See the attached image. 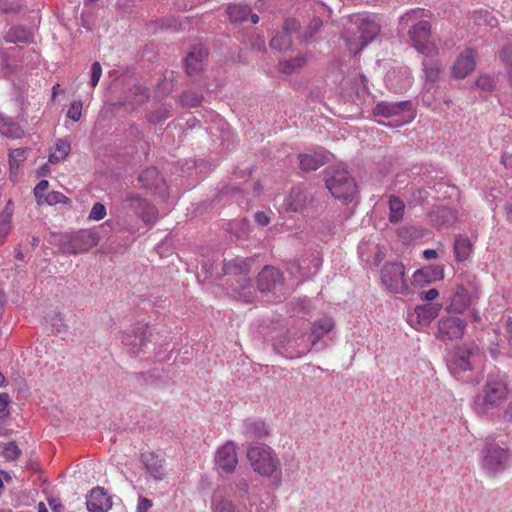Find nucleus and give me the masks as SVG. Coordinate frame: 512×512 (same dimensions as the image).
Masks as SVG:
<instances>
[{
    "label": "nucleus",
    "instance_id": "f257e3e1",
    "mask_svg": "<svg viewBox=\"0 0 512 512\" xmlns=\"http://www.w3.org/2000/svg\"><path fill=\"white\" fill-rule=\"evenodd\" d=\"M246 458L254 473L262 478L275 479V487L281 486V460L271 446L264 443L250 444L246 449Z\"/></svg>",
    "mask_w": 512,
    "mask_h": 512
},
{
    "label": "nucleus",
    "instance_id": "f03ea898",
    "mask_svg": "<svg viewBox=\"0 0 512 512\" xmlns=\"http://www.w3.org/2000/svg\"><path fill=\"white\" fill-rule=\"evenodd\" d=\"M509 389L505 377L500 374H489L481 389V392L474 397L473 410L479 416H488L505 402L508 398Z\"/></svg>",
    "mask_w": 512,
    "mask_h": 512
},
{
    "label": "nucleus",
    "instance_id": "7ed1b4c3",
    "mask_svg": "<svg viewBox=\"0 0 512 512\" xmlns=\"http://www.w3.org/2000/svg\"><path fill=\"white\" fill-rule=\"evenodd\" d=\"M380 25L374 14L362 13L350 17L344 39L351 52L359 53L379 33Z\"/></svg>",
    "mask_w": 512,
    "mask_h": 512
},
{
    "label": "nucleus",
    "instance_id": "20e7f679",
    "mask_svg": "<svg viewBox=\"0 0 512 512\" xmlns=\"http://www.w3.org/2000/svg\"><path fill=\"white\" fill-rule=\"evenodd\" d=\"M232 496L247 512H275V499L269 493H251L250 482L244 477L235 478L229 485Z\"/></svg>",
    "mask_w": 512,
    "mask_h": 512
},
{
    "label": "nucleus",
    "instance_id": "39448f33",
    "mask_svg": "<svg viewBox=\"0 0 512 512\" xmlns=\"http://www.w3.org/2000/svg\"><path fill=\"white\" fill-rule=\"evenodd\" d=\"M479 463L484 474L497 477L511 466L512 454L508 448L487 441L480 451Z\"/></svg>",
    "mask_w": 512,
    "mask_h": 512
},
{
    "label": "nucleus",
    "instance_id": "423d86ee",
    "mask_svg": "<svg viewBox=\"0 0 512 512\" xmlns=\"http://www.w3.org/2000/svg\"><path fill=\"white\" fill-rule=\"evenodd\" d=\"M325 184L335 198L344 201L353 197L357 190L354 179L349 176L342 164L326 168Z\"/></svg>",
    "mask_w": 512,
    "mask_h": 512
},
{
    "label": "nucleus",
    "instance_id": "0eeeda50",
    "mask_svg": "<svg viewBox=\"0 0 512 512\" xmlns=\"http://www.w3.org/2000/svg\"><path fill=\"white\" fill-rule=\"evenodd\" d=\"M479 354L476 346H462L453 351L447 360V366L451 374L458 380L468 381L467 372L472 371L475 358Z\"/></svg>",
    "mask_w": 512,
    "mask_h": 512
},
{
    "label": "nucleus",
    "instance_id": "6e6552de",
    "mask_svg": "<svg viewBox=\"0 0 512 512\" xmlns=\"http://www.w3.org/2000/svg\"><path fill=\"white\" fill-rule=\"evenodd\" d=\"M375 116L393 118L394 126H403L414 118V111L410 101L388 102L382 101L373 109Z\"/></svg>",
    "mask_w": 512,
    "mask_h": 512
},
{
    "label": "nucleus",
    "instance_id": "1a4fd4ad",
    "mask_svg": "<svg viewBox=\"0 0 512 512\" xmlns=\"http://www.w3.org/2000/svg\"><path fill=\"white\" fill-rule=\"evenodd\" d=\"M382 285L390 293L406 294L408 285L405 279V266L400 262L386 263L380 272Z\"/></svg>",
    "mask_w": 512,
    "mask_h": 512
},
{
    "label": "nucleus",
    "instance_id": "9d476101",
    "mask_svg": "<svg viewBox=\"0 0 512 512\" xmlns=\"http://www.w3.org/2000/svg\"><path fill=\"white\" fill-rule=\"evenodd\" d=\"M409 40L412 47L419 53L433 57L437 54L436 45L430 40L431 25L428 21H419L414 24L408 31Z\"/></svg>",
    "mask_w": 512,
    "mask_h": 512
},
{
    "label": "nucleus",
    "instance_id": "9b49d317",
    "mask_svg": "<svg viewBox=\"0 0 512 512\" xmlns=\"http://www.w3.org/2000/svg\"><path fill=\"white\" fill-rule=\"evenodd\" d=\"M150 333L147 325L137 323L131 329L125 331L122 336V342L127 347L128 352L138 356L147 349Z\"/></svg>",
    "mask_w": 512,
    "mask_h": 512
},
{
    "label": "nucleus",
    "instance_id": "f8f14e48",
    "mask_svg": "<svg viewBox=\"0 0 512 512\" xmlns=\"http://www.w3.org/2000/svg\"><path fill=\"white\" fill-rule=\"evenodd\" d=\"M214 461L215 468L221 476L234 473L238 465L236 444L231 440L225 442L217 449Z\"/></svg>",
    "mask_w": 512,
    "mask_h": 512
},
{
    "label": "nucleus",
    "instance_id": "ddd939ff",
    "mask_svg": "<svg viewBox=\"0 0 512 512\" xmlns=\"http://www.w3.org/2000/svg\"><path fill=\"white\" fill-rule=\"evenodd\" d=\"M476 298L477 290L473 284L469 283L467 286L460 284L452 294L447 310L454 313H463L473 304Z\"/></svg>",
    "mask_w": 512,
    "mask_h": 512
},
{
    "label": "nucleus",
    "instance_id": "4468645a",
    "mask_svg": "<svg viewBox=\"0 0 512 512\" xmlns=\"http://www.w3.org/2000/svg\"><path fill=\"white\" fill-rule=\"evenodd\" d=\"M305 337V333H299L294 336L284 335L279 342H277L276 346L283 356L290 359L299 358L310 350L309 345L305 341Z\"/></svg>",
    "mask_w": 512,
    "mask_h": 512
},
{
    "label": "nucleus",
    "instance_id": "2eb2a0df",
    "mask_svg": "<svg viewBox=\"0 0 512 512\" xmlns=\"http://www.w3.org/2000/svg\"><path fill=\"white\" fill-rule=\"evenodd\" d=\"M99 240L100 237L96 230H80L70 238L66 251L71 254L83 253L96 246Z\"/></svg>",
    "mask_w": 512,
    "mask_h": 512
},
{
    "label": "nucleus",
    "instance_id": "dca6fc26",
    "mask_svg": "<svg viewBox=\"0 0 512 512\" xmlns=\"http://www.w3.org/2000/svg\"><path fill=\"white\" fill-rule=\"evenodd\" d=\"M466 323L456 316L444 317L439 320L437 337L441 341L459 339L464 335Z\"/></svg>",
    "mask_w": 512,
    "mask_h": 512
},
{
    "label": "nucleus",
    "instance_id": "f3484780",
    "mask_svg": "<svg viewBox=\"0 0 512 512\" xmlns=\"http://www.w3.org/2000/svg\"><path fill=\"white\" fill-rule=\"evenodd\" d=\"M387 87L395 92L402 93L408 90L413 82L411 71L407 67H400L389 71L386 75Z\"/></svg>",
    "mask_w": 512,
    "mask_h": 512
},
{
    "label": "nucleus",
    "instance_id": "a211bd4d",
    "mask_svg": "<svg viewBox=\"0 0 512 512\" xmlns=\"http://www.w3.org/2000/svg\"><path fill=\"white\" fill-rule=\"evenodd\" d=\"M125 205L127 208L132 209L146 223H154L158 218L157 209L137 195L127 196Z\"/></svg>",
    "mask_w": 512,
    "mask_h": 512
},
{
    "label": "nucleus",
    "instance_id": "6ab92c4d",
    "mask_svg": "<svg viewBox=\"0 0 512 512\" xmlns=\"http://www.w3.org/2000/svg\"><path fill=\"white\" fill-rule=\"evenodd\" d=\"M89 512H108L112 507V498L102 487L93 488L86 497Z\"/></svg>",
    "mask_w": 512,
    "mask_h": 512
},
{
    "label": "nucleus",
    "instance_id": "aec40b11",
    "mask_svg": "<svg viewBox=\"0 0 512 512\" xmlns=\"http://www.w3.org/2000/svg\"><path fill=\"white\" fill-rule=\"evenodd\" d=\"M300 25L296 19H287L283 30L274 35L270 41V46L276 50H286L291 46L292 35L296 33Z\"/></svg>",
    "mask_w": 512,
    "mask_h": 512
},
{
    "label": "nucleus",
    "instance_id": "412c9836",
    "mask_svg": "<svg viewBox=\"0 0 512 512\" xmlns=\"http://www.w3.org/2000/svg\"><path fill=\"white\" fill-rule=\"evenodd\" d=\"M476 53L473 49H466L456 59L452 67L454 78L463 79L475 69Z\"/></svg>",
    "mask_w": 512,
    "mask_h": 512
},
{
    "label": "nucleus",
    "instance_id": "4be33fe9",
    "mask_svg": "<svg viewBox=\"0 0 512 512\" xmlns=\"http://www.w3.org/2000/svg\"><path fill=\"white\" fill-rule=\"evenodd\" d=\"M444 276V269L440 265H428L416 270L412 275V284L423 287L439 281Z\"/></svg>",
    "mask_w": 512,
    "mask_h": 512
},
{
    "label": "nucleus",
    "instance_id": "5701e85b",
    "mask_svg": "<svg viewBox=\"0 0 512 512\" xmlns=\"http://www.w3.org/2000/svg\"><path fill=\"white\" fill-rule=\"evenodd\" d=\"M139 182L146 189L153 190L157 193L164 194L166 192V183L164 178L154 167L145 169L138 178Z\"/></svg>",
    "mask_w": 512,
    "mask_h": 512
},
{
    "label": "nucleus",
    "instance_id": "b1692460",
    "mask_svg": "<svg viewBox=\"0 0 512 512\" xmlns=\"http://www.w3.org/2000/svg\"><path fill=\"white\" fill-rule=\"evenodd\" d=\"M208 52L203 45H195L185 58V69L190 75L199 72L202 69L203 62L207 58Z\"/></svg>",
    "mask_w": 512,
    "mask_h": 512
},
{
    "label": "nucleus",
    "instance_id": "393cba45",
    "mask_svg": "<svg viewBox=\"0 0 512 512\" xmlns=\"http://www.w3.org/2000/svg\"><path fill=\"white\" fill-rule=\"evenodd\" d=\"M142 463L147 474L155 481H161L165 477L163 460L152 452L143 453L141 457Z\"/></svg>",
    "mask_w": 512,
    "mask_h": 512
},
{
    "label": "nucleus",
    "instance_id": "a878e982",
    "mask_svg": "<svg viewBox=\"0 0 512 512\" xmlns=\"http://www.w3.org/2000/svg\"><path fill=\"white\" fill-rule=\"evenodd\" d=\"M329 160V153L324 150L299 155L300 168L305 172L315 171Z\"/></svg>",
    "mask_w": 512,
    "mask_h": 512
},
{
    "label": "nucleus",
    "instance_id": "bb28decb",
    "mask_svg": "<svg viewBox=\"0 0 512 512\" xmlns=\"http://www.w3.org/2000/svg\"><path fill=\"white\" fill-rule=\"evenodd\" d=\"M238 502L229 491V495L215 493L211 499V512H242Z\"/></svg>",
    "mask_w": 512,
    "mask_h": 512
},
{
    "label": "nucleus",
    "instance_id": "cd10ccee",
    "mask_svg": "<svg viewBox=\"0 0 512 512\" xmlns=\"http://www.w3.org/2000/svg\"><path fill=\"white\" fill-rule=\"evenodd\" d=\"M425 72V92L423 93V102L430 105L428 93L434 88V83L437 82L441 75V67L436 61L427 60L423 62Z\"/></svg>",
    "mask_w": 512,
    "mask_h": 512
},
{
    "label": "nucleus",
    "instance_id": "c85d7f7f",
    "mask_svg": "<svg viewBox=\"0 0 512 512\" xmlns=\"http://www.w3.org/2000/svg\"><path fill=\"white\" fill-rule=\"evenodd\" d=\"M242 429L246 438L262 439L270 434L268 425L261 419H246L242 424Z\"/></svg>",
    "mask_w": 512,
    "mask_h": 512
},
{
    "label": "nucleus",
    "instance_id": "c756f323",
    "mask_svg": "<svg viewBox=\"0 0 512 512\" xmlns=\"http://www.w3.org/2000/svg\"><path fill=\"white\" fill-rule=\"evenodd\" d=\"M307 193L300 187L293 188L284 199L283 206L287 211L297 212L305 207Z\"/></svg>",
    "mask_w": 512,
    "mask_h": 512
},
{
    "label": "nucleus",
    "instance_id": "7c9ffc66",
    "mask_svg": "<svg viewBox=\"0 0 512 512\" xmlns=\"http://www.w3.org/2000/svg\"><path fill=\"white\" fill-rule=\"evenodd\" d=\"M280 279V272L274 267H265L258 275L257 287L261 292L269 291Z\"/></svg>",
    "mask_w": 512,
    "mask_h": 512
},
{
    "label": "nucleus",
    "instance_id": "2f4dec72",
    "mask_svg": "<svg viewBox=\"0 0 512 512\" xmlns=\"http://www.w3.org/2000/svg\"><path fill=\"white\" fill-rule=\"evenodd\" d=\"M473 252V244L466 235H457L454 241V253L457 261L467 260Z\"/></svg>",
    "mask_w": 512,
    "mask_h": 512
},
{
    "label": "nucleus",
    "instance_id": "473e14b6",
    "mask_svg": "<svg viewBox=\"0 0 512 512\" xmlns=\"http://www.w3.org/2000/svg\"><path fill=\"white\" fill-rule=\"evenodd\" d=\"M439 310V306L432 304L417 306L411 318L415 317L419 325L426 326L438 315Z\"/></svg>",
    "mask_w": 512,
    "mask_h": 512
},
{
    "label": "nucleus",
    "instance_id": "72a5a7b5",
    "mask_svg": "<svg viewBox=\"0 0 512 512\" xmlns=\"http://www.w3.org/2000/svg\"><path fill=\"white\" fill-rule=\"evenodd\" d=\"M71 151V143L67 139H57L49 154V162L57 164L63 161Z\"/></svg>",
    "mask_w": 512,
    "mask_h": 512
},
{
    "label": "nucleus",
    "instance_id": "f704fd0d",
    "mask_svg": "<svg viewBox=\"0 0 512 512\" xmlns=\"http://www.w3.org/2000/svg\"><path fill=\"white\" fill-rule=\"evenodd\" d=\"M334 327V322L331 318L325 317L318 321H315L312 325L311 332L313 336L312 346L327 333H329Z\"/></svg>",
    "mask_w": 512,
    "mask_h": 512
},
{
    "label": "nucleus",
    "instance_id": "c9c22d12",
    "mask_svg": "<svg viewBox=\"0 0 512 512\" xmlns=\"http://www.w3.org/2000/svg\"><path fill=\"white\" fill-rule=\"evenodd\" d=\"M131 96H127L124 105L136 106L144 103L149 98V92L147 88L142 85H134L130 89Z\"/></svg>",
    "mask_w": 512,
    "mask_h": 512
},
{
    "label": "nucleus",
    "instance_id": "e433bc0d",
    "mask_svg": "<svg viewBox=\"0 0 512 512\" xmlns=\"http://www.w3.org/2000/svg\"><path fill=\"white\" fill-rule=\"evenodd\" d=\"M0 133L11 138H19L23 134V130L10 118L0 113Z\"/></svg>",
    "mask_w": 512,
    "mask_h": 512
},
{
    "label": "nucleus",
    "instance_id": "4c0bfd02",
    "mask_svg": "<svg viewBox=\"0 0 512 512\" xmlns=\"http://www.w3.org/2000/svg\"><path fill=\"white\" fill-rule=\"evenodd\" d=\"M250 12V8L246 5L234 4L227 8V14L232 22L245 21Z\"/></svg>",
    "mask_w": 512,
    "mask_h": 512
},
{
    "label": "nucleus",
    "instance_id": "58836bf2",
    "mask_svg": "<svg viewBox=\"0 0 512 512\" xmlns=\"http://www.w3.org/2000/svg\"><path fill=\"white\" fill-rule=\"evenodd\" d=\"M389 220L392 223H397L402 220L405 210V205L402 200L396 197H391L389 200Z\"/></svg>",
    "mask_w": 512,
    "mask_h": 512
},
{
    "label": "nucleus",
    "instance_id": "ea45409f",
    "mask_svg": "<svg viewBox=\"0 0 512 512\" xmlns=\"http://www.w3.org/2000/svg\"><path fill=\"white\" fill-rule=\"evenodd\" d=\"M471 18L477 26L495 27L497 25V19L487 10L474 11Z\"/></svg>",
    "mask_w": 512,
    "mask_h": 512
},
{
    "label": "nucleus",
    "instance_id": "a19ab883",
    "mask_svg": "<svg viewBox=\"0 0 512 512\" xmlns=\"http://www.w3.org/2000/svg\"><path fill=\"white\" fill-rule=\"evenodd\" d=\"M305 63L306 58L304 56L283 60L280 62V71L284 74H292L302 68Z\"/></svg>",
    "mask_w": 512,
    "mask_h": 512
},
{
    "label": "nucleus",
    "instance_id": "79ce46f5",
    "mask_svg": "<svg viewBox=\"0 0 512 512\" xmlns=\"http://www.w3.org/2000/svg\"><path fill=\"white\" fill-rule=\"evenodd\" d=\"M27 158V149L25 148H17L11 150L9 154V164L11 169V174H14V170L18 169L21 162H23Z\"/></svg>",
    "mask_w": 512,
    "mask_h": 512
},
{
    "label": "nucleus",
    "instance_id": "37998d69",
    "mask_svg": "<svg viewBox=\"0 0 512 512\" xmlns=\"http://www.w3.org/2000/svg\"><path fill=\"white\" fill-rule=\"evenodd\" d=\"M2 455L6 460L13 461L19 458L21 450L14 441H11L3 445Z\"/></svg>",
    "mask_w": 512,
    "mask_h": 512
},
{
    "label": "nucleus",
    "instance_id": "c03bdc74",
    "mask_svg": "<svg viewBox=\"0 0 512 512\" xmlns=\"http://www.w3.org/2000/svg\"><path fill=\"white\" fill-rule=\"evenodd\" d=\"M69 199L61 192L51 191L46 194V196L42 199V204L55 205L59 203H67Z\"/></svg>",
    "mask_w": 512,
    "mask_h": 512
},
{
    "label": "nucleus",
    "instance_id": "a18cd8bd",
    "mask_svg": "<svg viewBox=\"0 0 512 512\" xmlns=\"http://www.w3.org/2000/svg\"><path fill=\"white\" fill-rule=\"evenodd\" d=\"M239 297L245 302H252L254 299L255 288L251 284L250 280H244V284L241 285L239 290Z\"/></svg>",
    "mask_w": 512,
    "mask_h": 512
},
{
    "label": "nucleus",
    "instance_id": "49530a36",
    "mask_svg": "<svg viewBox=\"0 0 512 512\" xmlns=\"http://www.w3.org/2000/svg\"><path fill=\"white\" fill-rule=\"evenodd\" d=\"M106 214L107 213L105 206L102 203L97 202L93 205L89 213L88 219L92 221H100L105 218Z\"/></svg>",
    "mask_w": 512,
    "mask_h": 512
},
{
    "label": "nucleus",
    "instance_id": "de8ad7c7",
    "mask_svg": "<svg viewBox=\"0 0 512 512\" xmlns=\"http://www.w3.org/2000/svg\"><path fill=\"white\" fill-rule=\"evenodd\" d=\"M82 115V102L80 100H74L71 102L67 112V117L77 122L80 120Z\"/></svg>",
    "mask_w": 512,
    "mask_h": 512
},
{
    "label": "nucleus",
    "instance_id": "09e8293b",
    "mask_svg": "<svg viewBox=\"0 0 512 512\" xmlns=\"http://www.w3.org/2000/svg\"><path fill=\"white\" fill-rule=\"evenodd\" d=\"M11 229V215L2 213L0 215V237L5 238Z\"/></svg>",
    "mask_w": 512,
    "mask_h": 512
},
{
    "label": "nucleus",
    "instance_id": "8fccbe9b",
    "mask_svg": "<svg viewBox=\"0 0 512 512\" xmlns=\"http://www.w3.org/2000/svg\"><path fill=\"white\" fill-rule=\"evenodd\" d=\"M48 187L49 182L47 180H41L34 188V195L39 205H41L42 199L46 196Z\"/></svg>",
    "mask_w": 512,
    "mask_h": 512
},
{
    "label": "nucleus",
    "instance_id": "3c124183",
    "mask_svg": "<svg viewBox=\"0 0 512 512\" xmlns=\"http://www.w3.org/2000/svg\"><path fill=\"white\" fill-rule=\"evenodd\" d=\"M202 96L194 92H186L182 95V102L190 107L197 106L201 103Z\"/></svg>",
    "mask_w": 512,
    "mask_h": 512
},
{
    "label": "nucleus",
    "instance_id": "603ef678",
    "mask_svg": "<svg viewBox=\"0 0 512 512\" xmlns=\"http://www.w3.org/2000/svg\"><path fill=\"white\" fill-rule=\"evenodd\" d=\"M423 11L421 9H413L400 17V25H407L410 22L422 17Z\"/></svg>",
    "mask_w": 512,
    "mask_h": 512
},
{
    "label": "nucleus",
    "instance_id": "864d4df0",
    "mask_svg": "<svg viewBox=\"0 0 512 512\" xmlns=\"http://www.w3.org/2000/svg\"><path fill=\"white\" fill-rule=\"evenodd\" d=\"M102 75V67L99 62H94L91 66V80L92 87H96Z\"/></svg>",
    "mask_w": 512,
    "mask_h": 512
},
{
    "label": "nucleus",
    "instance_id": "5fc2aeb1",
    "mask_svg": "<svg viewBox=\"0 0 512 512\" xmlns=\"http://www.w3.org/2000/svg\"><path fill=\"white\" fill-rule=\"evenodd\" d=\"M169 116H170V113L167 109H160L158 111L151 113L148 117V120L153 124H157V123L164 121Z\"/></svg>",
    "mask_w": 512,
    "mask_h": 512
},
{
    "label": "nucleus",
    "instance_id": "6e6d98bb",
    "mask_svg": "<svg viewBox=\"0 0 512 512\" xmlns=\"http://www.w3.org/2000/svg\"><path fill=\"white\" fill-rule=\"evenodd\" d=\"M438 214L441 217L446 218L443 221V224L450 225L456 220V212H455V210H453L451 208L443 207V208L439 209Z\"/></svg>",
    "mask_w": 512,
    "mask_h": 512
},
{
    "label": "nucleus",
    "instance_id": "4d7b16f0",
    "mask_svg": "<svg viewBox=\"0 0 512 512\" xmlns=\"http://www.w3.org/2000/svg\"><path fill=\"white\" fill-rule=\"evenodd\" d=\"M10 397L7 393L0 394V418H5L9 415Z\"/></svg>",
    "mask_w": 512,
    "mask_h": 512
},
{
    "label": "nucleus",
    "instance_id": "13d9d810",
    "mask_svg": "<svg viewBox=\"0 0 512 512\" xmlns=\"http://www.w3.org/2000/svg\"><path fill=\"white\" fill-rule=\"evenodd\" d=\"M501 61L505 63L509 81L512 83V61L508 49H503L499 55Z\"/></svg>",
    "mask_w": 512,
    "mask_h": 512
},
{
    "label": "nucleus",
    "instance_id": "bf43d9fd",
    "mask_svg": "<svg viewBox=\"0 0 512 512\" xmlns=\"http://www.w3.org/2000/svg\"><path fill=\"white\" fill-rule=\"evenodd\" d=\"M476 84L479 88L489 91L494 87V80L489 75H481Z\"/></svg>",
    "mask_w": 512,
    "mask_h": 512
},
{
    "label": "nucleus",
    "instance_id": "052dcab7",
    "mask_svg": "<svg viewBox=\"0 0 512 512\" xmlns=\"http://www.w3.org/2000/svg\"><path fill=\"white\" fill-rule=\"evenodd\" d=\"M152 507V501L145 497H140L136 506V512H148Z\"/></svg>",
    "mask_w": 512,
    "mask_h": 512
},
{
    "label": "nucleus",
    "instance_id": "680f3d73",
    "mask_svg": "<svg viewBox=\"0 0 512 512\" xmlns=\"http://www.w3.org/2000/svg\"><path fill=\"white\" fill-rule=\"evenodd\" d=\"M256 223L260 226H266L270 222V217L265 212H257L254 215Z\"/></svg>",
    "mask_w": 512,
    "mask_h": 512
},
{
    "label": "nucleus",
    "instance_id": "e2e57ef3",
    "mask_svg": "<svg viewBox=\"0 0 512 512\" xmlns=\"http://www.w3.org/2000/svg\"><path fill=\"white\" fill-rule=\"evenodd\" d=\"M322 26V22L320 19H313L308 27L309 29V37H312L315 33H317Z\"/></svg>",
    "mask_w": 512,
    "mask_h": 512
},
{
    "label": "nucleus",
    "instance_id": "0e129e2a",
    "mask_svg": "<svg viewBox=\"0 0 512 512\" xmlns=\"http://www.w3.org/2000/svg\"><path fill=\"white\" fill-rule=\"evenodd\" d=\"M438 295H439L438 290L432 288L426 292L421 293V298L425 299L427 301H432V300L436 299L438 297Z\"/></svg>",
    "mask_w": 512,
    "mask_h": 512
},
{
    "label": "nucleus",
    "instance_id": "69168bd1",
    "mask_svg": "<svg viewBox=\"0 0 512 512\" xmlns=\"http://www.w3.org/2000/svg\"><path fill=\"white\" fill-rule=\"evenodd\" d=\"M52 326L57 333L64 332L67 329V326L64 324L63 319L60 316L56 319V323H53Z\"/></svg>",
    "mask_w": 512,
    "mask_h": 512
},
{
    "label": "nucleus",
    "instance_id": "338daca9",
    "mask_svg": "<svg viewBox=\"0 0 512 512\" xmlns=\"http://www.w3.org/2000/svg\"><path fill=\"white\" fill-rule=\"evenodd\" d=\"M423 256L426 260H432L437 257V252L434 249H426L423 251Z\"/></svg>",
    "mask_w": 512,
    "mask_h": 512
},
{
    "label": "nucleus",
    "instance_id": "774afa93",
    "mask_svg": "<svg viewBox=\"0 0 512 512\" xmlns=\"http://www.w3.org/2000/svg\"><path fill=\"white\" fill-rule=\"evenodd\" d=\"M504 418L507 421L512 422V401L505 408Z\"/></svg>",
    "mask_w": 512,
    "mask_h": 512
}]
</instances>
